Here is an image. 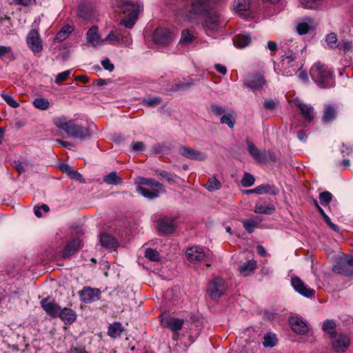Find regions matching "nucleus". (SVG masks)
Segmentation results:
<instances>
[{
	"mask_svg": "<svg viewBox=\"0 0 353 353\" xmlns=\"http://www.w3.org/2000/svg\"><path fill=\"white\" fill-rule=\"evenodd\" d=\"M214 0H190L185 10L191 16L203 17V26L208 30H216L219 26V14L214 9Z\"/></svg>",
	"mask_w": 353,
	"mask_h": 353,
	"instance_id": "f257e3e1",
	"label": "nucleus"
},
{
	"mask_svg": "<svg viewBox=\"0 0 353 353\" xmlns=\"http://www.w3.org/2000/svg\"><path fill=\"white\" fill-rule=\"evenodd\" d=\"M53 123L63 130L69 137L81 141L89 139L96 129L94 125L84 127L77 124L74 120L67 121L63 116L54 118Z\"/></svg>",
	"mask_w": 353,
	"mask_h": 353,
	"instance_id": "f03ea898",
	"label": "nucleus"
},
{
	"mask_svg": "<svg viewBox=\"0 0 353 353\" xmlns=\"http://www.w3.org/2000/svg\"><path fill=\"white\" fill-rule=\"evenodd\" d=\"M117 12L125 15V17L121 20V24L127 28H132L137 20L139 6L130 0H118Z\"/></svg>",
	"mask_w": 353,
	"mask_h": 353,
	"instance_id": "7ed1b4c3",
	"label": "nucleus"
},
{
	"mask_svg": "<svg viewBox=\"0 0 353 353\" xmlns=\"http://www.w3.org/2000/svg\"><path fill=\"white\" fill-rule=\"evenodd\" d=\"M310 77L319 88H327L333 85L334 79L332 72L327 65L319 61L310 68Z\"/></svg>",
	"mask_w": 353,
	"mask_h": 353,
	"instance_id": "20e7f679",
	"label": "nucleus"
},
{
	"mask_svg": "<svg viewBox=\"0 0 353 353\" xmlns=\"http://www.w3.org/2000/svg\"><path fill=\"white\" fill-rule=\"evenodd\" d=\"M137 183V192L148 199L157 198L159 196L160 191H163V185L152 179L141 177Z\"/></svg>",
	"mask_w": 353,
	"mask_h": 353,
	"instance_id": "39448f33",
	"label": "nucleus"
},
{
	"mask_svg": "<svg viewBox=\"0 0 353 353\" xmlns=\"http://www.w3.org/2000/svg\"><path fill=\"white\" fill-rule=\"evenodd\" d=\"M246 143L249 154L256 162L267 164L268 163H276L278 161V158L274 152L265 149L263 150H258L253 142L248 139H246Z\"/></svg>",
	"mask_w": 353,
	"mask_h": 353,
	"instance_id": "423d86ee",
	"label": "nucleus"
},
{
	"mask_svg": "<svg viewBox=\"0 0 353 353\" xmlns=\"http://www.w3.org/2000/svg\"><path fill=\"white\" fill-rule=\"evenodd\" d=\"M330 340L332 348L336 353L345 352L351 344L350 337L342 332L334 334Z\"/></svg>",
	"mask_w": 353,
	"mask_h": 353,
	"instance_id": "0eeeda50",
	"label": "nucleus"
},
{
	"mask_svg": "<svg viewBox=\"0 0 353 353\" xmlns=\"http://www.w3.org/2000/svg\"><path fill=\"white\" fill-rule=\"evenodd\" d=\"M226 289L224 280L220 277H216L209 283L208 293L211 299H217L225 294Z\"/></svg>",
	"mask_w": 353,
	"mask_h": 353,
	"instance_id": "6e6552de",
	"label": "nucleus"
},
{
	"mask_svg": "<svg viewBox=\"0 0 353 353\" xmlns=\"http://www.w3.org/2000/svg\"><path fill=\"white\" fill-rule=\"evenodd\" d=\"M157 230L160 234L173 233L177 227L176 218L165 216L157 222Z\"/></svg>",
	"mask_w": 353,
	"mask_h": 353,
	"instance_id": "1a4fd4ad",
	"label": "nucleus"
},
{
	"mask_svg": "<svg viewBox=\"0 0 353 353\" xmlns=\"http://www.w3.org/2000/svg\"><path fill=\"white\" fill-rule=\"evenodd\" d=\"M80 300L85 303H90L100 300L101 292L98 288L90 286L84 287L79 292Z\"/></svg>",
	"mask_w": 353,
	"mask_h": 353,
	"instance_id": "9d476101",
	"label": "nucleus"
},
{
	"mask_svg": "<svg viewBox=\"0 0 353 353\" xmlns=\"http://www.w3.org/2000/svg\"><path fill=\"white\" fill-rule=\"evenodd\" d=\"M28 47L34 54L39 53L43 50V42L37 30H31L26 37Z\"/></svg>",
	"mask_w": 353,
	"mask_h": 353,
	"instance_id": "9b49d317",
	"label": "nucleus"
},
{
	"mask_svg": "<svg viewBox=\"0 0 353 353\" xmlns=\"http://www.w3.org/2000/svg\"><path fill=\"white\" fill-rule=\"evenodd\" d=\"M41 306L48 316L52 318H58L59 312H61V306L56 303L54 299L47 296L41 301Z\"/></svg>",
	"mask_w": 353,
	"mask_h": 353,
	"instance_id": "f8f14e48",
	"label": "nucleus"
},
{
	"mask_svg": "<svg viewBox=\"0 0 353 353\" xmlns=\"http://www.w3.org/2000/svg\"><path fill=\"white\" fill-rule=\"evenodd\" d=\"M152 39L155 43L167 46L172 40L171 32L167 28H159L154 32Z\"/></svg>",
	"mask_w": 353,
	"mask_h": 353,
	"instance_id": "ddd939ff",
	"label": "nucleus"
},
{
	"mask_svg": "<svg viewBox=\"0 0 353 353\" xmlns=\"http://www.w3.org/2000/svg\"><path fill=\"white\" fill-rule=\"evenodd\" d=\"M179 152L181 156L194 161H204L206 159L204 152L185 145L179 146Z\"/></svg>",
	"mask_w": 353,
	"mask_h": 353,
	"instance_id": "4468645a",
	"label": "nucleus"
},
{
	"mask_svg": "<svg viewBox=\"0 0 353 353\" xmlns=\"http://www.w3.org/2000/svg\"><path fill=\"white\" fill-rule=\"evenodd\" d=\"M265 83V79L264 76L258 72L248 76L244 81V85L252 90L262 88Z\"/></svg>",
	"mask_w": 353,
	"mask_h": 353,
	"instance_id": "2eb2a0df",
	"label": "nucleus"
},
{
	"mask_svg": "<svg viewBox=\"0 0 353 353\" xmlns=\"http://www.w3.org/2000/svg\"><path fill=\"white\" fill-rule=\"evenodd\" d=\"M288 321L292 330L298 334H305L309 330L307 325L300 316H290Z\"/></svg>",
	"mask_w": 353,
	"mask_h": 353,
	"instance_id": "dca6fc26",
	"label": "nucleus"
},
{
	"mask_svg": "<svg viewBox=\"0 0 353 353\" xmlns=\"http://www.w3.org/2000/svg\"><path fill=\"white\" fill-rule=\"evenodd\" d=\"M81 247V241L79 238L73 239L67 242L64 249L61 251L63 259H68L74 255Z\"/></svg>",
	"mask_w": 353,
	"mask_h": 353,
	"instance_id": "f3484780",
	"label": "nucleus"
},
{
	"mask_svg": "<svg viewBox=\"0 0 353 353\" xmlns=\"http://www.w3.org/2000/svg\"><path fill=\"white\" fill-rule=\"evenodd\" d=\"M186 256L190 262L196 263L201 261L205 256V254L202 248L194 245L187 248Z\"/></svg>",
	"mask_w": 353,
	"mask_h": 353,
	"instance_id": "a211bd4d",
	"label": "nucleus"
},
{
	"mask_svg": "<svg viewBox=\"0 0 353 353\" xmlns=\"http://www.w3.org/2000/svg\"><path fill=\"white\" fill-rule=\"evenodd\" d=\"M161 323L164 327L169 328L173 332H177L182 329L184 321L183 319L171 316L162 320Z\"/></svg>",
	"mask_w": 353,
	"mask_h": 353,
	"instance_id": "6ab92c4d",
	"label": "nucleus"
},
{
	"mask_svg": "<svg viewBox=\"0 0 353 353\" xmlns=\"http://www.w3.org/2000/svg\"><path fill=\"white\" fill-rule=\"evenodd\" d=\"M275 211V207L272 203H266L263 199L259 201L254 208V212L263 214H271Z\"/></svg>",
	"mask_w": 353,
	"mask_h": 353,
	"instance_id": "aec40b11",
	"label": "nucleus"
},
{
	"mask_svg": "<svg viewBox=\"0 0 353 353\" xmlns=\"http://www.w3.org/2000/svg\"><path fill=\"white\" fill-rule=\"evenodd\" d=\"M99 239L101 245L105 248L116 249L119 245L117 239L105 232L100 234Z\"/></svg>",
	"mask_w": 353,
	"mask_h": 353,
	"instance_id": "412c9836",
	"label": "nucleus"
},
{
	"mask_svg": "<svg viewBox=\"0 0 353 353\" xmlns=\"http://www.w3.org/2000/svg\"><path fill=\"white\" fill-rule=\"evenodd\" d=\"M77 313L73 310L68 307H61V312H59L58 317L60 318L66 324H72L77 319Z\"/></svg>",
	"mask_w": 353,
	"mask_h": 353,
	"instance_id": "4be33fe9",
	"label": "nucleus"
},
{
	"mask_svg": "<svg viewBox=\"0 0 353 353\" xmlns=\"http://www.w3.org/2000/svg\"><path fill=\"white\" fill-rule=\"evenodd\" d=\"M79 17L85 20H91L94 17V10L90 4L82 3L77 10Z\"/></svg>",
	"mask_w": 353,
	"mask_h": 353,
	"instance_id": "5701e85b",
	"label": "nucleus"
},
{
	"mask_svg": "<svg viewBox=\"0 0 353 353\" xmlns=\"http://www.w3.org/2000/svg\"><path fill=\"white\" fill-rule=\"evenodd\" d=\"M288 101L292 106L297 108L305 119L309 120V107L303 103L299 98L288 99Z\"/></svg>",
	"mask_w": 353,
	"mask_h": 353,
	"instance_id": "b1692460",
	"label": "nucleus"
},
{
	"mask_svg": "<svg viewBox=\"0 0 353 353\" xmlns=\"http://www.w3.org/2000/svg\"><path fill=\"white\" fill-rule=\"evenodd\" d=\"M291 284L293 288L300 294L305 297H309V289L299 277H292L291 279Z\"/></svg>",
	"mask_w": 353,
	"mask_h": 353,
	"instance_id": "393cba45",
	"label": "nucleus"
},
{
	"mask_svg": "<svg viewBox=\"0 0 353 353\" xmlns=\"http://www.w3.org/2000/svg\"><path fill=\"white\" fill-rule=\"evenodd\" d=\"M232 41L235 47L239 48H243L250 44L252 38L248 34H240L236 35Z\"/></svg>",
	"mask_w": 353,
	"mask_h": 353,
	"instance_id": "a878e982",
	"label": "nucleus"
},
{
	"mask_svg": "<svg viewBox=\"0 0 353 353\" xmlns=\"http://www.w3.org/2000/svg\"><path fill=\"white\" fill-rule=\"evenodd\" d=\"M337 111L333 105H327L325 107L323 116V121L325 123L333 121L336 119Z\"/></svg>",
	"mask_w": 353,
	"mask_h": 353,
	"instance_id": "bb28decb",
	"label": "nucleus"
},
{
	"mask_svg": "<svg viewBox=\"0 0 353 353\" xmlns=\"http://www.w3.org/2000/svg\"><path fill=\"white\" fill-rule=\"evenodd\" d=\"M333 272L337 274H343L345 276H352L353 274V269L350 268L343 260L339 261L333 267Z\"/></svg>",
	"mask_w": 353,
	"mask_h": 353,
	"instance_id": "cd10ccee",
	"label": "nucleus"
},
{
	"mask_svg": "<svg viewBox=\"0 0 353 353\" xmlns=\"http://www.w3.org/2000/svg\"><path fill=\"white\" fill-rule=\"evenodd\" d=\"M256 268V262L254 260H248L239 267V272L243 276L253 273Z\"/></svg>",
	"mask_w": 353,
	"mask_h": 353,
	"instance_id": "c85d7f7f",
	"label": "nucleus"
},
{
	"mask_svg": "<svg viewBox=\"0 0 353 353\" xmlns=\"http://www.w3.org/2000/svg\"><path fill=\"white\" fill-rule=\"evenodd\" d=\"M87 41L92 46H96L99 42V35L98 33V27L92 26L87 32Z\"/></svg>",
	"mask_w": 353,
	"mask_h": 353,
	"instance_id": "c756f323",
	"label": "nucleus"
},
{
	"mask_svg": "<svg viewBox=\"0 0 353 353\" xmlns=\"http://www.w3.org/2000/svg\"><path fill=\"white\" fill-rule=\"evenodd\" d=\"M124 328L120 322H114L108 326V334L110 337L116 339L120 336Z\"/></svg>",
	"mask_w": 353,
	"mask_h": 353,
	"instance_id": "7c9ffc66",
	"label": "nucleus"
},
{
	"mask_svg": "<svg viewBox=\"0 0 353 353\" xmlns=\"http://www.w3.org/2000/svg\"><path fill=\"white\" fill-rule=\"evenodd\" d=\"M256 188L258 194H262L265 193L272 196H275L278 194L279 192V189L276 186L270 184H262L257 186Z\"/></svg>",
	"mask_w": 353,
	"mask_h": 353,
	"instance_id": "2f4dec72",
	"label": "nucleus"
},
{
	"mask_svg": "<svg viewBox=\"0 0 353 353\" xmlns=\"http://www.w3.org/2000/svg\"><path fill=\"white\" fill-rule=\"evenodd\" d=\"M277 342V336L273 332H269L263 336V345L265 347H274V346L276 345Z\"/></svg>",
	"mask_w": 353,
	"mask_h": 353,
	"instance_id": "473e14b6",
	"label": "nucleus"
},
{
	"mask_svg": "<svg viewBox=\"0 0 353 353\" xmlns=\"http://www.w3.org/2000/svg\"><path fill=\"white\" fill-rule=\"evenodd\" d=\"M336 324L334 320L327 319L325 321L322 325V330L329 334L330 338L332 337L334 334H337L336 331Z\"/></svg>",
	"mask_w": 353,
	"mask_h": 353,
	"instance_id": "72a5a7b5",
	"label": "nucleus"
},
{
	"mask_svg": "<svg viewBox=\"0 0 353 353\" xmlns=\"http://www.w3.org/2000/svg\"><path fill=\"white\" fill-rule=\"evenodd\" d=\"M155 172L160 179H165L170 184L174 183L175 178L177 177L174 173H170L160 169H156Z\"/></svg>",
	"mask_w": 353,
	"mask_h": 353,
	"instance_id": "f704fd0d",
	"label": "nucleus"
},
{
	"mask_svg": "<svg viewBox=\"0 0 353 353\" xmlns=\"http://www.w3.org/2000/svg\"><path fill=\"white\" fill-rule=\"evenodd\" d=\"M6 58L9 61L15 59V56L10 46H0V59Z\"/></svg>",
	"mask_w": 353,
	"mask_h": 353,
	"instance_id": "c9c22d12",
	"label": "nucleus"
},
{
	"mask_svg": "<svg viewBox=\"0 0 353 353\" xmlns=\"http://www.w3.org/2000/svg\"><path fill=\"white\" fill-rule=\"evenodd\" d=\"M103 181L109 185H118L122 183V179L118 176L116 172H112L103 176Z\"/></svg>",
	"mask_w": 353,
	"mask_h": 353,
	"instance_id": "e433bc0d",
	"label": "nucleus"
},
{
	"mask_svg": "<svg viewBox=\"0 0 353 353\" xmlns=\"http://www.w3.org/2000/svg\"><path fill=\"white\" fill-rule=\"evenodd\" d=\"M71 32V27L70 26H65L56 34L54 40L59 42L63 41L68 37Z\"/></svg>",
	"mask_w": 353,
	"mask_h": 353,
	"instance_id": "4c0bfd02",
	"label": "nucleus"
},
{
	"mask_svg": "<svg viewBox=\"0 0 353 353\" xmlns=\"http://www.w3.org/2000/svg\"><path fill=\"white\" fill-rule=\"evenodd\" d=\"M194 85L193 80L190 81H181L172 85L171 92H178L180 90H185Z\"/></svg>",
	"mask_w": 353,
	"mask_h": 353,
	"instance_id": "58836bf2",
	"label": "nucleus"
},
{
	"mask_svg": "<svg viewBox=\"0 0 353 353\" xmlns=\"http://www.w3.org/2000/svg\"><path fill=\"white\" fill-rule=\"evenodd\" d=\"M205 188L210 192H213L219 190L221 188V184L215 176H212L208 179Z\"/></svg>",
	"mask_w": 353,
	"mask_h": 353,
	"instance_id": "ea45409f",
	"label": "nucleus"
},
{
	"mask_svg": "<svg viewBox=\"0 0 353 353\" xmlns=\"http://www.w3.org/2000/svg\"><path fill=\"white\" fill-rule=\"evenodd\" d=\"M32 103L36 108L41 110H46L50 106L48 100L44 98H36Z\"/></svg>",
	"mask_w": 353,
	"mask_h": 353,
	"instance_id": "a19ab883",
	"label": "nucleus"
},
{
	"mask_svg": "<svg viewBox=\"0 0 353 353\" xmlns=\"http://www.w3.org/2000/svg\"><path fill=\"white\" fill-rule=\"evenodd\" d=\"M145 257L151 261L158 262L161 259L160 254L156 250L147 248L145 251Z\"/></svg>",
	"mask_w": 353,
	"mask_h": 353,
	"instance_id": "79ce46f5",
	"label": "nucleus"
},
{
	"mask_svg": "<svg viewBox=\"0 0 353 353\" xmlns=\"http://www.w3.org/2000/svg\"><path fill=\"white\" fill-rule=\"evenodd\" d=\"M120 42L125 46H130L132 44V39L129 32H119V43Z\"/></svg>",
	"mask_w": 353,
	"mask_h": 353,
	"instance_id": "37998d69",
	"label": "nucleus"
},
{
	"mask_svg": "<svg viewBox=\"0 0 353 353\" xmlns=\"http://www.w3.org/2000/svg\"><path fill=\"white\" fill-rule=\"evenodd\" d=\"M255 179L254 176L249 173L245 172L243 178L241 179V183L243 187L248 188L254 185Z\"/></svg>",
	"mask_w": 353,
	"mask_h": 353,
	"instance_id": "c03bdc74",
	"label": "nucleus"
},
{
	"mask_svg": "<svg viewBox=\"0 0 353 353\" xmlns=\"http://www.w3.org/2000/svg\"><path fill=\"white\" fill-rule=\"evenodd\" d=\"M244 229L249 233L252 234L254 229L257 227L258 223L252 219H245L242 221Z\"/></svg>",
	"mask_w": 353,
	"mask_h": 353,
	"instance_id": "a18cd8bd",
	"label": "nucleus"
},
{
	"mask_svg": "<svg viewBox=\"0 0 353 353\" xmlns=\"http://www.w3.org/2000/svg\"><path fill=\"white\" fill-rule=\"evenodd\" d=\"M12 165L19 174L25 172L28 167L27 161H14Z\"/></svg>",
	"mask_w": 353,
	"mask_h": 353,
	"instance_id": "49530a36",
	"label": "nucleus"
},
{
	"mask_svg": "<svg viewBox=\"0 0 353 353\" xmlns=\"http://www.w3.org/2000/svg\"><path fill=\"white\" fill-rule=\"evenodd\" d=\"M194 39V36L191 34L189 30H184L181 32V36L180 39V43L181 44L185 45L191 43Z\"/></svg>",
	"mask_w": 353,
	"mask_h": 353,
	"instance_id": "de8ad7c7",
	"label": "nucleus"
},
{
	"mask_svg": "<svg viewBox=\"0 0 353 353\" xmlns=\"http://www.w3.org/2000/svg\"><path fill=\"white\" fill-rule=\"evenodd\" d=\"M162 102V99L159 97H153L152 98L144 99L143 103L147 107H155Z\"/></svg>",
	"mask_w": 353,
	"mask_h": 353,
	"instance_id": "09e8293b",
	"label": "nucleus"
},
{
	"mask_svg": "<svg viewBox=\"0 0 353 353\" xmlns=\"http://www.w3.org/2000/svg\"><path fill=\"white\" fill-rule=\"evenodd\" d=\"M249 0H234V7L237 11H245L249 6Z\"/></svg>",
	"mask_w": 353,
	"mask_h": 353,
	"instance_id": "8fccbe9b",
	"label": "nucleus"
},
{
	"mask_svg": "<svg viewBox=\"0 0 353 353\" xmlns=\"http://www.w3.org/2000/svg\"><path fill=\"white\" fill-rule=\"evenodd\" d=\"M1 97L10 107L14 108L19 107V103L5 92H1Z\"/></svg>",
	"mask_w": 353,
	"mask_h": 353,
	"instance_id": "3c124183",
	"label": "nucleus"
},
{
	"mask_svg": "<svg viewBox=\"0 0 353 353\" xmlns=\"http://www.w3.org/2000/svg\"><path fill=\"white\" fill-rule=\"evenodd\" d=\"M332 199V194L327 191L323 192L319 194V199L322 205H328Z\"/></svg>",
	"mask_w": 353,
	"mask_h": 353,
	"instance_id": "603ef678",
	"label": "nucleus"
},
{
	"mask_svg": "<svg viewBox=\"0 0 353 353\" xmlns=\"http://www.w3.org/2000/svg\"><path fill=\"white\" fill-rule=\"evenodd\" d=\"M220 122L221 123L228 125V126L230 128H232L235 123V121L233 119L232 115L230 114L223 115L221 117Z\"/></svg>",
	"mask_w": 353,
	"mask_h": 353,
	"instance_id": "864d4df0",
	"label": "nucleus"
},
{
	"mask_svg": "<svg viewBox=\"0 0 353 353\" xmlns=\"http://www.w3.org/2000/svg\"><path fill=\"white\" fill-rule=\"evenodd\" d=\"M326 42L327 45L331 48L336 47L337 37L335 33H330L326 37Z\"/></svg>",
	"mask_w": 353,
	"mask_h": 353,
	"instance_id": "5fc2aeb1",
	"label": "nucleus"
},
{
	"mask_svg": "<svg viewBox=\"0 0 353 353\" xmlns=\"http://www.w3.org/2000/svg\"><path fill=\"white\" fill-rule=\"evenodd\" d=\"M276 103L272 99H266L263 103V107L266 110L273 111L276 108Z\"/></svg>",
	"mask_w": 353,
	"mask_h": 353,
	"instance_id": "6e6d98bb",
	"label": "nucleus"
},
{
	"mask_svg": "<svg viewBox=\"0 0 353 353\" xmlns=\"http://www.w3.org/2000/svg\"><path fill=\"white\" fill-rule=\"evenodd\" d=\"M296 31L300 35L307 34L309 31V24L307 23H299L296 26Z\"/></svg>",
	"mask_w": 353,
	"mask_h": 353,
	"instance_id": "4d7b16f0",
	"label": "nucleus"
},
{
	"mask_svg": "<svg viewBox=\"0 0 353 353\" xmlns=\"http://www.w3.org/2000/svg\"><path fill=\"white\" fill-rule=\"evenodd\" d=\"M70 74V70H65L64 72L59 73L55 78V81H54L55 83L57 84L61 83L62 81L67 79V78L69 77Z\"/></svg>",
	"mask_w": 353,
	"mask_h": 353,
	"instance_id": "13d9d810",
	"label": "nucleus"
},
{
	"mask_svg": "<svg viewBox=\"0 0 353 353\" xmlns=\"http://www.w3.org/2000/svg\"><path fill=\"white\" fill-rule=\"evenodd\" d=\"M105 41H110L112 45L117 46L119 44V32L114 34L112 32H110L105 39Z\"/></svg>",
	"mask_w": 353,
	"mask_h": 353,
	"instance_id": "bf43d9fd",
	"label": "nucleus"
},
{
	"mask_svg": "<svg viewBox=\"0 0 353 353\" xmlns=\"http://www.w3.org/2000/svg\"><path fill=\"white\" fill-rule=\"evenodd\" d=\"M132 150L136 152H140L144 150L145 145L141 141H133L131 145Z\"/></svg>",
	"mask_w": 353,
	"mask_h": 353,
	"instance_id": "052dcab7",
	"label": "nucleus"
},
{
	"mask_svg": "<svg viewBox=\"0 0 353 353\" xmlns=\"http://www.w3.org/2000/svg\"><path fill=\"white\" fill-rule=\"evenodd\" d=\"M210 109L212 112L216 115H222L225 113V110L221 106L216 104H211Z\"/></svg>",
	"mask_w": 353,
	"mask_h": 353,
	"instance_id": "680f3d73",
	"label": "nucleus"
},
{
	"mask_svg": "<svg viewBox=\"0 0 353 353\" xmlns=\"http://www.w3.org/2000/svg\"><path fill=\"white\" fill-rule=\"evenodd\" d=\"M68 353H90L83 346H71Z\"/></svg>",
	"mask_w": 353,
	"mask_h": 353,
	"instance_id": "e2e57ef3",
	"label": "nucleus"
},
{
	"mask_svg": "<svg viewBox=\"0 0 353 353\" xmlns=\"http://www.w3.org/2000/svg\"><path fill=\"white\" fill-rule=\"evenodd\" d=\"M101 65L105 70L112 72L114 69V64H112L108 58L103 59L101 61Z\"/></svg>",
	"mask_w": 353,
	"mask_h": 353,
	"instance_id": "0e129e2a",
	"label": "nucleus"
},
{
	"mask_svg": "<svg viewBox=\"0 0 353 353\" xmlns=\"http://www.w3.org/2000/svg\"><path fill=\"white\" fill-rule=\"evenodd\" d=\"M282 57L283 59L281 60V62L283 65H284L285 63L290 64L291 62L294 61L296 59L295 54L293 53H291L289 55L283 56Z\"/></svg>",
	"mask_w": 353,
	"mask_h": 353,
	"instance_id": "69168bd1",
	"label": "nucleus"
},
{
	"mask_svg": "<svg viewBox=\"0 0 353 353\" xmlns=\"http://www.w3.org/2000/svg\"><path fill=\"white\" fill-rule=\"evenodd\" d=\"M60 170L67 174L68 176H70L72 172H73V169L67 163H61L59 166Z\"/></svg>",
	"mask_w": 353,
	"mask_h": 353,
	"instance_id": "338daca9",
	"label": "nucleus"
},
{
	"mask_svg": "<svg viewBox=\"0 0 353 353\" xmlns=\"http://www.w3.org/2000/svg\"><path fill=\"white\" fill-rule=\"evenodd\" d=\"M297 137L300 141L305 142L307 138V130H300L297 133Z\"/></svg>",
	"mask_w": 353,
	"mask_h": 353,
	"instance_id": "774afa93",
	"label": "nucleus"
}]
</instances>
